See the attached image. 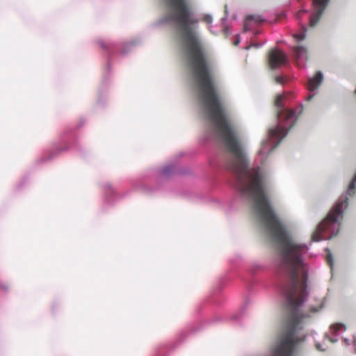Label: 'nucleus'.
I'll list each match as a JSON object with an SVG mask.
<instances>
[{
	"instance_id": "obj_1",
	"label": "nucleus",
	"mask_w": 356,
	"mask_h": 356,
	"mask_svg": "<svg viewBox=\"0 0 356 356\" xmlns=\"http://www.w3.org/2000/svg\"><path fill=\"white\" fill-rule=\"evenodd\" d=\"M163 13L152 26H170L183 59L187 81L196 104H224L211 74L210 63L204 53L202 38L195 30L198 19L186 0H159Z\"/></svg>"
},
{
	"instance_id": "obj_2",
	"label": "nucleus",
	"mask_w": 356,
	"mask_h": 356,
	"mask_svg": "<svg viewBox=\"0 0 356 356\" xmlns=\"http://www.w3.org/2000/svg\"><path fill=\"white\" fill-rule=\"evenodd\" d=\"M290 97L289 94L283 93L277 95L276 97L275 105L277 108V123L274 127L268 129L267 138L261 142L259 151L261 163L264 162V160L287 136L289 130L296 124L298 115L302 113V104L298 105L296 108H291L287 105L286 102Z\"/></svg>"
},
{
	"instance_id": "obj_3",
	"label": "nucleus",
	"mask_w": 356,
	"mask_h": 356,
	"mask_svg": "<svg viewBox=\"0 0 356 356\" xmlns=\"http://www.w3.org/2000/svg\"><path fill=\"white\" fill-rule=\"evenodd\" d=\"M269 269V264L265 261H254L248 270V277L243 278V282L249 291L255 286L268 287V276L264 275Z\"/></svg>"
},
{
	"instance_id": "obj_4",
	"label": "nucleus",
	"mask_w": 356,
	"mask_h": 356,
	"mask_svg": "<svg viewBox=\"0 0 356 356\" xmlns=\"http://www.w3.org/2000/svg\"><path fill=\"white\" fill-rule=\"evenodd\" d=\"M325 80V76L322 71L318 70L312 76H308L305 81V87L308 91V95L305 100L311 101L319 92L320 88Z\"/></svg>"
},
{
	"instance_id": "obj_5",
	"label": "nucleus",
	"mask_w": 356,
	"mask_h": 356,
	"mask_svg": "<svg viewBox=\"0 0 356 356\" xmlns=\"http://www.w3.org/2000/svg\"><path fill=\"white\" fill-rule=\"evenodd\" d=\"M312 11L309 15V26L315 27L321 19L330 0H312Z\"/></svg>"
},
{
	"instance_id": "obj_6",
	"label": "nucleus",
	"mask_w": 356,
	"mask_h": 356,
	"mask_svg": "<svg viewBox=\"0 0 356 356\" xmlns=\"http://www.w3.org/2000/svg\"><path fill=\"white\" fill-rule=\"evenodd\" d=\"M268 64L272 70H276L282 65H289L287 55L281 49L275 48L268 55Z\"/></svg>"
},
{
	"instance_id": "obj_7",
	"label": "nucleus",
	"mask_w": 356,
	"mask_h": 356,
	"mask_svg": "<svg viewBox=\"0 0 356 356\" xmlns=\"http://www.w3.org/2000/svg\"><path fill=\"white\" fill-rule=\"evenodd\" d=\"M293 54L300 66H305L308 58V49L305 46H296L293 48Z\"/></svg>"
},
{
	"instance_id": "obj_8",
	"label": "nucleus",
	"mask_w": 356,
	"mask_h": 356,
	"mask_svg": "<svg viewBox=\"0 0 356 356\" xmlns=\"http://www.w3.org/2000/svg\"><path fill=\"white\" fill-rule=\"evenodd\" d=\"M346 330V325L343 323H337L332 324L330 326V330L333 337H330L328 333L325 334V338L327 339L332 343L338 341V335L340 331H345Z\"/></svg>"
},
{
	"instance_id": "obj_9",
	"label": "nucleus",
	"mask_w": 356,
	"mask_h": 356,
	"mask_svg": "<svg viewBox=\"0 0 356 356\" xmlns=\"http://www.w3.org/2000/svg\"><path fill=\"white\" fill-rule=\"evenodd\" d=\"M99 44L108 54V57L107 59V70H109L111 65V56L112 55L117 53L119 49V45L118 43L111 42L109 44H106L104 41H99Z\"/></svg>"
},
{
	"instance_id": "obj_10",
	"label": "nucleus",
	"mask_w": 356,
	"mask_h": 356,
	"mask_svg": "<svg viewBox=\"0 0 356 356\" xmlns=\"http://www.w3.org/2000/svg\"><path fill=\"white\" fill-rule=\"evenodd\" d=\"M186 174L185 171L180 170L177 163L168 164L159 170V175L163 177H168L172 174Z\"/></svg>"
},
{
	"instance_id": "obj_11",
	"label": "nucleus",
	"mask_w": 356,
	"mask_h": 356,
	"mask_svg": "<svg viewBox=\"0 0 356 356\" xmlns=\"http://www.w3.org/2000/svg\"><path fill=\"white\" fill-rule=\"evenodd\" d=\"M139 43L138 40H133L128 42H124L122 44V48L120 50V54L122 56L127 55L129 52H131L134 48Z\"/></svg>"
},
{
	"instance_id": "obj_12",
	"label": "nucleus",
	"mask_w": 356,
	"mask_h": 356,
	"mask_svg": "<svg viewBox=\"0 0 356 356\" xmlns=\"http://www.w3.org/2000/svg\"><path fill=\"white\" fill-rule=\"evenodd\" d=\"M224 285L222 283H219L218 286L213 289L211 296V300L214 304H220L221 300L220 299V292L222 289Z\"/></svg>"
},
{
	"instance_id": "obj_13",
	"label": "nucleus",
	"mask_w": 356,
	"mask_h": 356,
	"mask_svg": "<svg viewBox=\"0 0 356 356\" xmlns=\"http://www.w3.org/2000/svg\"><path fill=\"white\" fill-rule=\"evenodd\" d=\"M202 22L204 23L209 24L208 26L209 31L213 35H217L218 34V31H214L213 29V26H211V24L213 22V17L210 14H204L202 17Z\"/></svg>"
},
{
	"instance_id": "obj_14",
	"label": "nucleus",
	"mask_w": 356,
	"mask_h": 356,
	"mask_svg": "<svg viewBox=\"0 0 356 356\" xmlns=\"http://www.w3.org/2000/svg\"><path fill=\"white\" fill-rule=\"evenodd\" d=\"M307 31V26L302 24L301 26V30L299 32L294 33L293 36L298 42H300L306 38Z\"/></svg>"
},
{
	"instance_id": "obj_15",
	"label": "nucleus",
	"mask_w": 356,
	"mask_h": 356,
	"mask_svg": "<svg viewBox=\"0 0 356 356\" xmlns=\"http://www.w3.org/2000/svg\"><path fill=\"white\" fill-rule=\"evenodd\" d=\"M254 20H257L254 15H248L245 19L244 25H243V31L244 32H247L251 30L252 29V22Z\"/></svg>"
},
{
	"instance_id": "obj_16",
	"label": "nucleus",
	"mask_w": 356,
	"mask_h": 356,
	"mask_svg": "<svg viewBox=\"0 0 356 356\" xmlns=\"http://www.w3.org/2000/svg\"><path fill=\"white\" fill-rule=\"evenodd\" d=\"M325 250L326 252L325 259L327 261V264L330 266V267L332 269V266H333V263H334L332 253H331L330 250L328 248H326Z\"/></svg>"
},
{
	"instance_id": "obj_17",
	"label": "nucleus",
	"mask_w": 356,
	"mask_h": 356,
	"mask_svg": "<svg viewBox=\"0 0 356 356\" xmlns=\"http://www.w3.org/2000/svg\"><path fill=\"white\" fill-rule=\"evenodd\" d=\"M288 80H289L288 77L285 75H279V76H275V81H276V83L282 84V85L286 83L288 81Z\"/></svg>"
},
{
	"instance_id": "obj_18",
	"label": "nucleus",
	"mask_w": 356,
	"mask_h": 356,
	"mask_svg": "<svg viewBox=\"0 0 356 356\" xmlns=\"http://www.w3.org/2000/svg\"><path fill=\"white\" fill-rule=\"evenodd\" d=\"M68 149V147L67 146H64L63 147H60L59 149H58L57 150V154L59 153V152H61L62 151H64V150H66ZM56 155V153H50L49 156L48 157H44L42 159V160L44 161H46V160H51Z\"/></svg>"
},
{
	"instance_id": "obj_19",
	"label": "nucleus",
	"mask_w": 356,
	"mask_h": 356,
	"mask_svg": "<svg viewBox=\"0 0 356 356\" xmlns=\"http://www.w3.org/2000/svg\"><path fill=\"white\" fill-rule=\"evenodd\" d=\"M245 306H243L238 314H236L232 316V318L234 321H238L241 318V316L245 314Z\"/></svg>"
},
{
	"instance_id": "obj_20",
	"label": "nucleus",
	"mask_w": 356,
	"mask_h": 356,
	"mask_svg": "<svg viewBox=\"0 0 356 356\" xmlns=\"http://www.w3.org/2000/svg\"><path fill=\"white\" fill-rule=\"evenodd\" d=\"M105 187L108 190V193H107V194H106V201H107L108 202H109V201H110V200H109V199H108V195H110V196L113 195H114V191H113V189H112V186H111V184H107L105 186Z\"/></svg>"
},
{
	"instance_id": "obj_21",
	"label": "nucleus",
	"mask_w": 356,
	"mask_h": 356,
	"mask_svg": "<svg viewBox=\"0 0 356 356\" xmlns=\"http://www.w3.org/2000/svg\"><path fill=\"white\" fill-rule=\"evenodd\" d=\"M266 43V41H263L261 42H252L250 46H248L246 49H248L250 48V47H254L257 49H259L264 44Z\"/></svg>"
},
{
	"instance_id": "obj_22",
	"label": "nucleus",
	"mask_w": 356,
	"mask_h": 356,
	"mask_svg": "<svg viewBox=\"0 0 356 356\" xmlns=\"http://www.w3.org/2000/svg\"><path fill=\"white\" fill-rule=\"evenodd\" d=\"M307 13V10H305V9H302V10H299L297 13H296V18L298 20H301V18L302 17L303 15Z\"/></svg>"
},
{
	"instance_id": "obj_23",
	"label": "nucleus",
	"mask_w": 356,
	"mask_h": 356,
	"mask_svg": "<svg viewBox=\"0 0 356 356\" xmlns=\"http://www.w3.org/2000/svg\"><path fill=\"white\" fill-rule=\"evenodd\" d=\"M225 17H223L221 19V23H222V26H225V22L227 21V19L228 11H227V6H225Z\"/></svg>"
},
{
	"instance_id": "obj_24",
	"label": "nucleus",
	"mask_w": 356,
	"mask_h": 356,
	"mask_svg": "<svg viewBox=\"0 0 356 356\" xmlns=\"http://www.w3.org/2000/svg\"><path fill=\"white\" fill-rule=\"evenodd\" d=\"M223 26L224 34L226 36L229 35L231 33L230 28L228 26H227V25H225V26Z\"/></svg>"
},
{
	"instance_id": "obj_25",
	"label": "nucleus",
	"mask_w": 356,
	"mask_h": 356,
	"mask_svg": "<svg viewBox=\"0 0 356 356\" xmlns=\"http://www.w3.org/2000/svg\"><path fill=\"white\" fill-rule=\"evenodd\" d=\"M316 348L319 351H325V348H323L322 345L320 343H316L315 344Z\"/></svg>"
},
{
	"instance_id": "obj_26",
	"label": "nucleus",
	"mask_w": 356,
	"mask_h": 356,
	"mask_svg": "<svg viewBox=\"0 0 356 356\" xmlns=\"http://www.w3.org/2000/svg\"><path fill=\"white\" fill-rule=\"evenodd\" d=\"M240 37H239V35H236V37L234 40V45H238L239 43H240Z\"/></svg>"
},
{
	"instance_id": "obj_27",
	"label": "nucleus",
	"mask_w": 356,
	"mask_h": 356,
	"mask_svg": "<svg viewBox=\"0 0 356 356\" xmlns=\"http://www.w3.org/2000/svg\"><path fill=\"white\" fill-rule=\"evenodd\" d=\"M140 188H141V191H143L145 192V191H149L147 186L144 185V184H141L140 185Z\"/></svg>"
},
{
	"instance_id": "obj_28",
	"label": "nucleus",
	"mask_w": 356,
	"mask_h": 356,
	"mask_svg": "<svg viewBox=\"0 0 356 356\" xmlns=\"http://www.w3.org/2000/svg\"><path fill=\"white\" fill-rule=\"evenodd\" d=\"M76 147L77 150L79 151L81 153L82 148L79 145H78L76 144Z\"/></svg>"
},
{
	"instance_id": "obj_29",
	"label": "nucleus",
	"mask_w": 356,
	"mask_h": 356,
	"mask_svg": "<svg viewBox=\"0 0 356 356\" xmlns=\"http://www.w3.org/2000/svg\"><path fill=\"white\" fill-rule=\"evenodd\" d=\"M0 286L5 291L8 289V287L5 284H1Z\"/></svg>"
},
{
	"instance_id": "obj_30",
	"label": "nucleus",
	"mask_w": 356,
	"mask_h": 356,
	"mask_svg": "<svg viewBox=\"0 0 356 356\" xmlns=\"http://www.w3.org/2000/svg\"><path fill=\"white\" fill-rule=\"evenodd\" d=\"M353 345L354 346H356V336L353 337Z\"/></svg>"
},
{
	"instance_id": "obj_31",
	"label": "nucleus",
	"mask_w": 356,
	"mask_h": 356,
	"mask_svg": "<svg viewBox=\"0 0 356 356\" xmlns=\"http://www.w3.org/2000/svg\"><path fill=\"white\" fill-rule=\"evenodd\" d=\"M344 342H345L347 345H350V341H349V339H344Z\"/></svg>"
},
{
	"instance_id": "obj_32",
	"label": "nucleus",
	"mask_w": 356,
	"mask_h": 356,
	"mask_svg": "<svg viewBox=\"0 0 356 356\" xmlns=\"http://www.w3.org/2000/svg\"><path fill=\"white\" fill-rule=\"evenodd\" d=\"M106 79V75L104 74V81Z\"/></svg>"
}]
</instances>
